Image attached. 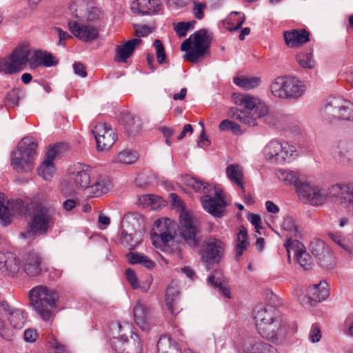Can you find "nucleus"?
Segmentation results:
<instances>
[{"mask_svg":"<svg viewBox=\"0 0 353 353\" xmlns=\"http://www.w3.org/2000/svg\"><path fill=\"white\" fill-rule=\"evenodd\" d=\"M103 16L102 11L96 7H92L88 10L86 18L88 21H95L101 19Z\"/></svg>","mask_w":353,"mask_h":353,"instance_id":"60","label":"nucleus"},{"mask_svg":"<svg viewBox=\"0 0 353 353\" xmlns=\"http://www.w3.org/2000/svg\"><path fill=\"white\" fill-rule=\"evenodd\" d=\"M205 8V3L199 1H194L192 10L194 17L199 20L202 19L204 17V10Z\"/></svg>","mask_w":353,"mask_h":353,"instance_id":"58","label":"nucleus"},{"mask_svg":"<svg viewBox=\"0 0 353 353\" xmlns=\"http://www.w3.org/2000/svg\"><path fill=\"white\" fill-rule=\"evenodd\" d=\"M280 177L285 182V183L294 185L296 188L297 192L298 189L302 185V184H303V181L299 179L298 174L292 170H283L281 172ZM305 182V181H304V183Z\"/></svg>","mask_w":353,"mask_h":353,"instance_id":"43","label":"nucleus"},{"mask_svg":"<svg viewBox=\"0 0 353 353\" xmlns=\"http://www.w3.org/2000/svg\"><path fill=\"white\" fill-rule=\"evenodd\" d=\"M281 227L285 231L293 232L295 236L299 234L298 226L292 216H288L285 217L281 224Z\"/></svg>","mask_w":353,"mask_h":353,"instance_id":"54","label":"nucleus"},{"mask_svg":"<svg viewBox=\"0 0 353 353\" xmlns=\"http://www.w3.org/2000/svg\"><path fill=\"white\" fill-rule=\"evenodd\" d=\"M187 184L196 192L203 194L201 197V202L206 212L217 218L223 216L227 203L221 191L213 188L211 184L196 177L188 179Z\"/></svg>","mask_w":353,"mask_h":353,"instance_id":"1","label":"nucleus"},{"mask_svg":"<svg viewBox=\"0 0 353 353\" xmlns=\"http://www.w3.org/2000/svg\"><path fill=\"white\" fill-rule=\"evenodd\" d=\"M38 143L32 138L26 137L18 143L16 150L10 154V165L19 173L31 172L34 167Z\"/></svg>","mask_w":353,"mask_h":353,"instance_id":"5","label":"nucleus"},{"mask_svg":"<svg viewBox=\"0 0 353 353\" xmlns=\"http://www.w3.org/2000/svg\"><path fill=\"white\" fill-rule=\"evenodd\" d=\"M109 129H112L110 125H108L106 123H97L92 132L94 136L95 139H98L101 137H104L108 134Z\"/></svg>","mask_w":353,"mask_h":353,"instance_id":"55","label":"nucleus"},{"mask_svg":"<svg viewBox=\"0 0 353 353\" xmlns=\"http://www.w3.org/2000/svg\"><path fill=\"white\" fill-rule=\"evenodd\" d=\"M308 298L314 302H321L325 300L330 294L328 284L325 281H321L318 284H314L307 290Z\"/></svg>","mask_w":353,"mask_h":353,"instance_id":"30","label":"nucleus"},{"mask_svg":"<svg viewBox=\"0 0 353 353\" xmlns=\"http://www.w3.org/2000/svg\"><path fill=\"white\" fill-rule=\"evenodd\" d=\"M281 149V143L277 141H271L265 147L263 154L267 160L279 163V158Z\"/></svg>","mask_w":353,"mask_h":353,"instance_id":"33","label":"nucleus"},{"mask_svg":"<svg viewBox=\"0 0 353 353\" xmlns=\"http://www.w3.org/2000/svg\"><path fill=\"white\" fill-rule=\"evenodd\" d=\"M285 43L289 48H297L309 41V33L303 29H294L283 32Z\"/></svg>","mask_w":353,"mask_h":353,"instance_id":"23","label":"nucleus"},{"mask_svg":"<svg viewBox=\"0 0 353 353\" xmlns=\"http://www.w3.org/2000/svg\"><path fill=\"white\" fill-rule=\"evenodd\" d=\"M6 259L3 261V270H0V272L4 274H10L14 276L20 270L19 259L12 252L5 253Z\"/></svg>","mask_w":353,"mask_h":353,"instance_id":"31","label":"nucleus"},{"mask_svg":"<svg viewBox=\"0 0 353 353\" xmlns=\"http://www.w3.org/2000/svg\"><path fill=\"white\" fill-rule=\"evenodd\" d=\"M298 194L303 201L312 205H321L325 202L324 188L312 185L308 182L303 183L298 189Z\"/></svg>","mask_w":353,"mask_h":353,"instance_id":"14","label":"nucleus"},{"mask_svg":"<svg viewBox=\"0 0 353 353\" xmlns=\"http://www.w3.org/2000/svg\"><path fill=\"white\" fill-rule=\"evenodd\" d=\"M249 245L248 236L246 229L243 226H241L236 238V243L235 246V259L239 258L243 254Z\"/></svg>","mask_w":353,"mask_h":353,"instance_id":"36","label":"nucleus"},{"mask_svg":"<svg viewBox=\"0 0 353 353\" xmlns=\"http://www.w3.org/2000/svg\"><path fill=\"white\" fill-rule=\"evenodd\" d=\"M58 63V60L50 53L44 51L41 65L52 67Z\"/></svg>","mask_w":353,"mask_h":353,"instance_id":"64","label":"nucleus"},{"mask_svg":"<svg viewBox=\"0 0 353 353\" xmlns=\"http://www.w3.org/2000/svg\"><path fill=\"white\" fill-rule=\"evenodd\" d=\"M68 28L73 35L81 41L90 43L99 37V28L77 21H70Z\"/></svg>","mask_w":353,"mask_h":353,"instance_id":"16","label":"nucleus"},{"mask_svg":"<svg viewBox=\"0 0 353 353\" xmlns=\"http://www.w3.org/2000/svg\"><path fill=\"white\" fill-rule=\"evenodd\" d=\"M55 208L48 203L35 201L30 206L28 231L34 235H46L55 223Z\"/></svg>","mask_w":353,"mask_h":353,"instance_id":"3","label":"nucleus"},{"mask_svg":"<svg viewBox=\"0 0 353 353\" xmlns=\"http://www.w3.org/2000/svg\"><path fill=\"white\" fill-rule=\"evenodd\" d=\"M125 275L128 281L130 283V285L133 289L139 288V284L138 281V279L134 271L131 268H128L125 270Z\"/></svg>","mask_w":353,"mask_h":353,"instance_id":"63","label":"nucleus"},{"mask_svg":"<svg viewBox=\"0 0 353 353\" xmlns=\"http://www.w3.org/2000/svg\"><path fill=\"white\" fill-rule=\"evenodd\" d=\"M157 347L158 353H182L175 342L165 336L160 337Z\"/></svg>","mask_w":353,"mask_h":353,"instance_id":"37","label":"nucleus"},{"mask_svg":"<svg viewBox=\"0 0 353 353\" xmlns=\"http://www.w3.org/2000/svg\"><path fill=\"white\" fill-rule=\"evenodd\" d=\"M150 310L142 303L138 301L134 307V317L136 324L143 331L150 327L149 322Z\"/></svg>","mask_w":353,"mask_h":353,"instance_id":"27","label":"nucleus"},{"mask_svg":"<svg viewBox=\"0 0 353 353\" xmlns=\"http://www.w3.org/2000/svg\"><path fill=\"white\" fill-rule=\"evenodd\" d=\"M228 177L241 188L242 192L245 193V188L242 182L243 172L240 165L237 164H231L226 168Z\"/></svg>","mask_w":353,"mask_h":353,"instance_id":"39","label":"nucleus"},{"mask_svg":"<svg viewBox=\"0 0 353 353\" xmlns=\"http://www.w3.org/2000/svg\"><path fill=\"white\" fill-rule=\"evenodd\" d=\"M10 56L18 70L21 71L25 68L28 63L30 64V46L28 44H22L17 48Z\"/></svg>","mask_w":353,"mask_h":353,"instance_id":"25","label":"nucleus"},{"mask_svg":"<svg viewBox=\"0 0 353 353\" xmlns=\"http://www.w3.org/2000/svg\"><path fill=\"white\" fill-rule=\"evenodd\" d=\"M75 188V185L70 182L69 177L68 180H63L60 183V192L65 197L74 194Z\"/></svg>","mask_w":353,"mask_h":353,"instance_id":"52","label":"nucleus"},{"mask_svg":"<svg viewBox=\"0 0 353 353\" xmlns=\"http://www.w3.org/2000/svg\"><path fill=\"white\" fill-rule=\"evenodd\" d=\"M37 172L46 181H50L55 172V167L53 163L43 161L38 168Z\"/></svg>","mask_w":353,"mask_h":353,"instance_id":"45","label":"nucleus"},{"mask_svg":"<svg viewBox=\"0 0 353 353\" xmlns=\"http://www.w3.org/2000/svg\"><path fill=\"white\" fill-rule=\"evenodd\" d=\"M320 108L322 110H353V103L347 99L340 97L330 96L321 101Z\"/></svg>","mask_w":353,"mask_h":353,"instance_id":"24","label":"nucleus"},{"mask_svg":"<svg viewBox=\"0 0 353 353\" xmlns=\"http://www.w3.org/2000/svg\"><path fill=\"white\" fill-rule=\"evenodd\" d=\"M179 299V291L173 286H168L165 293V306L172 315H176L182 310Z\"/></svg>","mask_w":353,"mask_h":353,"instance_id":"29","label":"nucleus"},{"mask_svg":"<svg viewBox=\"0 0 353 353\" xmlns=\"http://www.w3.org/2000/svg\"><path fill=\"white\" fill-rule=\"evenodd\" d=\"M210 41L205 30H201L185 39L181 46L185 51L184 59L192 63H197L203 56L209 53Z\"/></svg>","mask_w":353,"mask_h":353,"instance_id":"8","label":"nucleus"},{"mask_svg":"<svg viewBox=\"0 0 353 353\" xmlns=\"http://www.w3.org/2000/svg\"><path fill=\"white\" fill-rule=\"evenodd\" d=\"M5 317L8 319L14 329L18 330L23 327L26 317L22 310L11 308L7 301H0V336L6 340H10L11 335L6 327Z\"/></svg>","mask_w":353,"mask_h":353,"instance_id":"10","label":"nucleus"},{"mask_svg":"<svg viewBox=\"0 0 353 353\" xmlns=\"http://www.w3.org/2000/svg\"><path fill=\"white\" fill-rule=\"evenodd\" d=\"M171 224L169 219H157L154 222L155 228L152 230L151 234L159 236L161 241L166 245L170 241L174 240V228H172Z\"/></svg>","mask_w":353,"mask_h":353,"instance_id":"22","label":"nucleus"},{"mask_svg":"<svg viewBox=\"0 0 353 353\" xmlns=\"http://www.w3.org/2000/svg\"><path fill=\"white\" fill-rule=\"evenodd\" d=\"M295 256L297 262L305 270H308L312 268V258L308 253L305 251L299 250L296 251Z\"/></svg>","mask_w":353,"mask_h":353,"instance_id":"47","label":"nucleus"},{"mask_svg":"<svg viewBox=\"0 0 353 353\" xmlns=\"http://www.w3.org/2000/svg\"><path fill=\"white\" fill-rule=\"evenodd\" d=\"M22 268L29 276L39 275L43 271V259L35 252H30L25 258Z\"/></svg>","mask_w":353,"mask_h":353,"instance_id":"21","label":"nucleus"},{"mask_svg":"<svg viewBox=\"0 0 353 353\" xmlns=\"http://www.w3.org/2000/svg\"><path fill=\"white\" fill-rule=\"evenodd\" d=\"M126 258L132 265L139 264L148 270L155 267V263L142 253L130 252L126 254Z\"/></svg>","mask_w":353,"mask_h":353,"instance_id":"32","label":"nucleus"},{"mask_svg":"<svg viewBox=\"0 0 353 353\" xmlns=\"http://www.w3.org/2000/svg\"><path fill=\"white\" fill-rule=\"evenodd\" d=\"M353 188V184H335L327 189L324 188L325 201L327 198H339L342 204H345L348 196Z\"/></svg>","mask_w":353,"mask_h":353,"instance_id":"26","label":"nucleus"},{"mask_svg":"<svg viewBox=\"0 0 353 353\" xmlns=\"http://www.w3.org/2000/svg\"><path fill=\"white\" fill-rule=\"evenodd\" d=\"M245 20V17L243 14L232 12L230 14L228 18V24L230 26L228 29L230 30H236L239 29L243 25Z\"/></svg>","mask_w":353,"mask_h":353,"instance_id":"46","label":"nucleus"},{"mask_svg":"<svg viewBox=\"0 0 353 353\" xmlns=\"http://www.w3.org/2000/svg\"><path fill=\"white\" fill-rule=\"evenodd\" d=\"M153 46L156 50V55L158 63L162 64L165 62L166 58L163 45L160 40L157 39L154 41Z\"/></svg>","mask_w":353,"mask_h":353,"instance_id":"56","label":"nucleus"},{"mask_svg":"<svg viewBox=\"0 0 353 353\" xmlns=\"http://www.w3.org/2000/svg\"><path fill=\"white\" fill-rule=\"evenodd\" d=\"M219 128L221 131H231L233 134L236 135H239L242 134L240 125L234 123V121H230L228 119H225L222 121L219 125Z\"/></svg>","mask_w":353,"mask_h":353,"instance_id":"50","label":"nucleus"},{"mask_svg":"<svg viewBox=\"0 0 353 353\" xmlns=\"http://www.w3.org/2000/svg\"><path fill=\"white\" fill-rule=\"evenodd\" d=\"M43 52L42 50H36L32 52L30 50V67L31 68H37L41 66L43 61Z\"/></svg>","mask_w":353,"mask_h":353,"instance_id":"53","label":"nucleus"},{"mask_svg":"<svg viewBox=\"0 0 353 353\" xmlns=\"http://www.w3.org/2000/svg\"><path fill=\"white\" fill-rule=\"evenodd\" d=\"M141 42V39L135 38L128 41L124 44L118 46L116 48L114 60L119 63H123L132 54L135 47Z\"/></svg>","mask_w":353,"mask_h":353,"instance_id":"28","label":"nucleus"},{"mask_svg":"<svg viewBox=\"0 0 353 353\" xmlns=\"http://www.w3.org/2000/svg\"><path fill=\"white\" fill-rule=\"evenodd\" d=\"M309 250L317 259L320 266L327 269L334 267V257L323 241L319 239H312L309 245Z\"/></svg>","mask_w":353,"mask_h":353,"instance_id":"12","label":"nucleus"},{"mask_svg":"<svg viewBox=\"0 0 353 353\" xmlns=\"http://www.w3.org/2000/svg\"><path fill=\"white\" fill-rule=\"evenodd\" d=\"M70 182H72L77 188L84 189L85 191L88 185L91 183L90 168L84 164H77L75 165L74 171L69 174Z\"/></svg>","mask_w":353,"mask_h":353,"instance_id":"18","label":"nucleus"},{"mask_svg":"<svg viewBox=\"0 0 353 353\" xmlns=\"http://www.w3.org/2000/svg\"><path fill=\"white\" fill-rule=\"evenodd\" d=\"M119 122L121 124L129 135L137 136L142 129V123L139 117L130 112H119L117 115Z\"/></svg>","mask_w":353,"mask_h":353,"instance_id":"19","label":"nucleus"},{"mask_svg":"<svg viewBox=\"0 0 353 353\" xmlns=\"http://www.w3.org/2000/svg\"><path fill=\"white\" fill-rule=\"evenodd\" d=\"M225 252V243L220 239L210 237L201 246L199 254L208 270L221 263Z\"/></svg>","mask_w":353,"mask_h":353,"instance_id":"9","label":"nucleus"},{"mask_svg":"<svg viewBox=\"0 0 353 353\" xmlns=\"http://www.w3.org/2000/svg\"><path fill=\"white\" fill-rule=\"evenodd\" d=\"M266 299L269 303L268 307L275 308L281 305L282 301L272 292L267 290L265 293Z\"/></svg>","mask_w":353,"mask_h":353,"instance_id":"61","label":"nucleus"},{"mask_svg":"<svg viewBox=\"0 0 353 353\" xmlns=\"http://www.w3.org/2000/svg\"><path fill=\"white\" fill-rule=\"evenodd\" d=\"M254 314L256 327L260 335L271 341L277 339L281 319L276 309L256 307Z\"/></svg>","mask_w":353,"mask_h":353,"instance_id":"6","label":"nucleus"},{"mask_svg":"<svg viewBox=\"0 0 353 353\" xmlns=\"http://www.w3.org/2000/svg\"><path fill=\"white\" fill-rule=\"evenodd\" d=\"M296 150L294 147L289 145L287 143H282V149L280 151V157L279 158V164H281L285 161H290L293 158V153Z\"/></svg>","mask_w":353,"mask_h":353,"instance_id":"49","label":"nucleus"},{"mask_svg":"<svg viewBox=\"0 0 353 353\" xmlns=\"http://www.w3.org/2000/svg\"><path fill=\"white\" fill-rule=\"evenodd\" d=\"M139 158V154L134 150H124L119 152L113 160V162L124 165L134 163Z\"/></svg>","mask_w":353,"mask_h":353,"instance_id":"40","label":"nucleus"},{"mask_svg":"<svg viewBox=\"0 0 353 353\" xmlns=\"http://www.w3.org/2000/svg\"><path fill=\"white\" fill-rule=\"evenodd\" d=\"M271 94L281 99H297L305 92V85L294 76H280L270 84Z\"/></svg>","mask_w":353,"mask_h":353,"instance_id":"7","label":"nucleus"},{"mask_svg":"<svg viewBox=\"0 0 353 353\" xmlns=\"http://www.w3.org/2000/svg\"><path fill=\"white\" fill-rule=\"evenodd\" d=\"M219 274V270H215L213 273L208 277V283L214 287V288H219V290L228 299L231 298L230 291L228 287L224 285L221 281V279L218 276Z\"/></svg>","mask_w":353,"mask_h":353,"instance_id":"42","label":"nucleus"},{"mask_svg":"<svg viewBox=\"0 0 353 353\" xmlns=\"http://www.w3.org/2000/svg\"><path fill=\"white\" fill-rule=\"evenodd\" d=\"M19 71L14 64L10 56L8 59L0 60V72L4 74H14Z\"/></svg>","mask_w":353,"mask_h":353,"instance_id":"51","label":"nucleus"},{"mask_svg":"<svg viewBox=\"0 0 353 353\" xmlns=\"http://www.w3.org/2000/svg\"><path fill=\"white\" fill-rule=\"evenodd\" d=\"M161 8L160 0H134L130 9L134 14L152 15L157 14Z\"/></svg>","mask_w":353,"mask_h":353,"instance_id":"20","label":"nucleus"},{"mask_svg":"<svg viewBox=\"0 0 353 353\" xmlns=\"http://www.w3.org/2000/svg\"><path fill=\"white\" fill-rule=\"evenodd\" d=\"M113 336L110 340L112 348L117 353H141V339L134 333L128 322L112 323L110 327Z\"/></svg>","mask_w":353,"mask_h":353,"instance_id":"2","label":"nucleus"},{"mask_svg":"<svg viewBox=\"0 0 353 353\" xmlns=\"http://www.w3.org/2000/svg\"><path fill=\"white\" fill-rule=\"evenodd\" d=\"M51 353H70L67 347L59 342L57 339H53L50 342Z\"/></svg>","mask_w":353,"mask_h":353,"instance_id":"62","label":"nucleus"},{"mask_svg":"<svg viewBox=\"0 0 353 353\" xmlns=\"http://www.w3.org/2000/svg\"><path fill=\"white\" fill-rule=\"evenodd\" d=\"M137 37H145L150 34L155 28L154 23L150 25H136L134 26Z\"/></svg>","mask_w":353,"mask_h":353,"instance_id":"57","label":"nucleus"},{"mask_svg":"<svg viewBox=\"0 0 353 353\" xmlns=\"http://www.w3.org/2000/svg\"><path fill=\"white\" fill-rule=\"evenodd\" d=\"M117 136L112 129H109L108 134L104 137H99L96 139L97 148L99 151H105L109 150L117 140Z\"/></svg>","mask_w":353,"mask_h":353,"instance_id":"41","label":"nucleus"},{"mask_svg":"<svg viewBox=\"0 0 353 353\" xmlns=\"http://www.w3.org/2000/svg\"><path fill=\"white\" fill-rule=\"evenodd\" d=\"M179 233L184 242L191 248H198L203 239L201 229L194 222L192 215L183 211L179 215Z\"/></svg>","mask_w":353,"mask_h":353,"instance_id":"11","label":"nucleus"},{"mask_svg":"<svg viewBox=\"0 0 353 353\" xmlns=\"http://www.w3.org/2000/svg\"><path fill=\"white\" fill-rule=\"evenodd\" d=\"M337 153L340 161L343 163H353V145L345 141H341L337 144Z\"/></svg>","mask_w":353,"mask_h":353,"instance_id":"34","label":"nucleus"},{"mask_svg":"<svg viewBox=\"0 0 353 353\" xmlns=\"http://www.w3.org/2000/svg\"><path fill=\"white\" fill-rule=\"evenodd\" d=\"M296 59L299 65L305 69H313L316 66V61L312 52H302L296 54Z\"/></svg>","mask_w":353,"mask_h":353,"instance_id":"44","label":"nucleus"},{"mask_svg":"<svg viewBox=\"0 0 353 353\" xmlns=\"http://www.w3.org/2000/svg\"><path fill=\"white\" fill-rule=\"evenodd\" d=\"M274 112H233L232 117L236 118L242 123L250 126L257 125V119L264 118L265 122L274 125L276 121L272 119Z\"/></svg>","mask_w":353,"mask_h":353,"instance_id":"17","label":"nucleus"},{"mask_svg":"<svg viewBox=\"0 0 353 353\" xmlns=\"http://www.w3.org/2000/svg\"><path fill=\"white\" fill-rule=\"evenodd\" d=\"M196 23L194 20L188 22H179L173 25L174 30L176 34L180 37H183L187 34L188 30L193 29Z\"/></svg>","mask_w":353,"mask_h":353,"instance_id":"48","label":"nucleus"},{"mask_svg":"<svg viewBox=\"0 0 353 353\" xmlns=\"http://www.w3.org/2000/svg\"><path fill=\"white\" fill-rule=\"evenodd\" d=\"M131 223L123 221L121 227L120 242L121 245L130 250L135 249L142 241V229L135 230L131 227Z\"/></svg>","mask_w":353,"mask_h":353,"instance_id":"15","label":"nucleus"},{"mask_svg":"<svg viewBox=\"0 0 353 353\" xmlns=\"http://www.w3.org/2000/svg\"><path fill=\"white\" fill-rule=\"evenodd\" d=\"M327 235L330 239H332L335 243L339 245L341 248L345 250H347V246H346V245L345 244V237L343 236L341 232H328Z\"/></svg>","mask_w":353,"mask_h":353,"instance_id":"59","label":"nucleus"},{"mask_svg":"<svg viewBox=\"0 0 353 353\" xmlns=\"http://www.w3.org/2000/svg\"><path fill=\"white\" fill-rule=\"evenodd\" d=\"M30 305L44 321H49L59 299L57 292L46 285L34 287L28 293Z\"/></svg>","mask_w":353,"mask_h":353,"instance_id":"4","label":"nucleus"},{"mask_svg":"<svg viewBox=\"0 0 353 353\" xmlns=\"http://www.w3.org/2000/svg\"><path fill=\"white\" fill-rule=\"evenodd\" d=\"M108 188L105 179H97L92 185H88L85 194L90 197L100 196L108 192Z\"/></svg>","mask_w":353,"mask_h":353,"instance_id":"38","label":"nucleus"},{"mask_svg":"<svg viewBox=\"0 0 353 353\" xmlns=\"http://www.w3.org/2000/svg\"><path fill=\"white\" fill-rule=\"evenodd\" d=\"M261 81V79L256 77L239 76L233 78V83L236 85L247 90L257 88Z\"/></svg>","mask_w":353,"mask_h":353,"instance_id":"35","label":"nucleus"},{"mask_svg":"<svg viewBox=\"0 0 353 353\" xmlns=\"http://www.w3.org/2000/svg\"><path fill=\"white\" fill-rule=\"evenodd\" d=\"M232 102L245 110H268L265 101L257 96L248 93H233Z\"/></svg>","mask_w":353,"mask_h":353,"instance_id":"13","label":"nucleus"}]
</instances>
